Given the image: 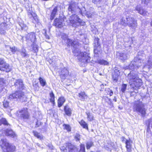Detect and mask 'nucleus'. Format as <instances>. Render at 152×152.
I'll return each mask as SVG.
<instances>
[{
  "label": "nucleus",
  "mask_w": 152,
  "mask_h": 152,
  "mask_svg": "<svg viewBox=\"0 0 152 152\" xmlns=\"http://www.w3.org/2000/svg\"><path fill=\"white\" fill-rule=\"evenodd\" d=\"M127 80L129 81L131 87L136 89L140 87L142 85V80L139 78L137 72L132 70L126 77Z\"/></svg>",
  "instance_id": "obj_1"
},
{
  "label": "nucleus",
  "mask_w": 152,
  "mask_h": 152,
  "mask_svg": "<svg viewBox=\"0 0 152 152\" xmlns=\"http://www.w3.org/2000/svg\"><path fill=\"white\" fill-rule=\"evenodd\" d=\"M144 104L142 101L137 100L135 101L133 106V110L134 112L140 113L143 117L146 114V109Z\"/></svg>",
  "instance_id": "obj_2"
},
{
  "label": "nucleus",
  "mask_w": 152,
  "mask_h": 152,
  "mask_svg": "<svg viewBox=\"0 0 152 152\" xmlns=\"http://www.w3.org/2000/svg\"><path fill=\"white\" fill-rule=\"evenodd\" d=\"M121 24L124 25H127L129 27L132 29H135L137 26L136 20L134 18L126 16L125 17L122 18Z\"/></svg>",
  "instance_id": "obj_3"
},
{
  "label": "nucleus",
  "mask_w": 152,
  "mask_h": 152,
  "mask_svg": "<svg viewBox=\"0 0 152 152\" xmlns=\"http://www.w3.org/2000/svg\"><path fill=\"white\" fill-rule=\"evenodd\" d=\"M8 98L10 100L14 99L15 100L18 99L21 102H26L27 99L24 93L21 91H17L14 93L11 94Z\"/></svg>",
  "instance_id": "obj_4"
},
{
  "label": "nucleus",
  "mask_w": 152,
  "mask_h": 152,
  "mask_svg": "<svg viewBox=\"0 0 152 152\" xmlns=\"http://www.w3.org/2000/svg\"><path fill=\"white\" fill-rule=\"evenodd\" d=\"M61 38L64 40L65 43L67 44L68 45H71L75 48H77L80 45V44L77 40L73 41L68 38L67 35L63 34H62Z\"/></svg>",
  "instance_id": "obj_5"
},
{
  "label": "nucleus",
  "mask_w": 152,
  "mask_h": 152,
  "mask_svg": "<svg viewBox=\"0 0 152 152\" xmlns=\"http://www.w3.org/2000/svg\"><path fill=\"white\" fill-rule=\"evenodd\" d=\"M143 63V60L141 58L135 57L134 61H132L129 65V68L130 69H133L140 67Z\"/></svg>",
  "instance_id": "obj_6"
},
{
  "label": "nucleus",
  "mask_w": 152,
  "mask_h": 152,
  "mask_svg": "<svg viewBox=\"0 0 152 152\" xmlns=\"http://www.w3.org/2000/svg\"><path fill=\"white\" fill-rule=\"evenodd\" d=\"M78 58L79 61L84 63H88L90 61V57L89 54L85 52L84 53H78Z\"/></svg>",
  "instance_id": "obj_7"
},
{
  "label": "nucleus",
  "mask_w": 152,
  "mask_h": 152,
  "mask_svg": "<svg viewBox=\"0 0 152 152\" xmlns=\"http://www.w3.org/2000/svg\"><path fill=\"white\" fill-rule=\"evenodd\" d=\"M69 21L70 25L73 27H76L81 24L82 20L75 14H74L71 16Z\"/></svg>",
  "instance_id": "obj_8"
},
{
  "label": "nucleus",
  "mask_w": 152,
  "mask_h": 152,
  "mask_svg": "<svg viewBox=\"0 0 152 152\" xmlns=\"http://www.w3.org/2000/svg\"><path fill=\"white\" fill-rule=\"evenodd\" d=\"M69 12L71 13L75 14L77 13H79L80 14L82 13V11L80 8L77 4H72L69 5L68 9Z\"/></svg>",
  "instance_id": "obj_9"
},
{
  "label": "nucleus",
  "mask_w": 152,
  "mask_h": 152,
  "mask_svg": "<svg viewBox=\"0 0 152 152\" xmlns=\"http://www.w3.org/2000/svg\"><path fill=\"white\" fill-rule=\"evenodd\" d=\"M65 145L66 147H62L61 150L62 152H76L77 151L76 148L74 145L70 143H66Z\"/></svg>",
  "instance_id": "obj_10"
},
{
  "label": "nucleus",
  "mask_w": 152,
  "mask_h": 152,
  "mask_svg": "<svg viewBox=\"0 0 152 152\" xmlns=\"http://www.w3.org/2000/svg\"><path fill=\"white\" fill-rule=\"evenodd\" d=\"M0 70L3 71L8 72L10 71V68L9 64L7 63L4 60L0 58Z\"/></svg>",
  "instance_id": "obj_11"
},
{
  "label": "nucleus",
  "mask_w": 152,
  "mask_h": 152,
  "mask_svg": "<svg viewBox=\"0 0 152 152\" xmlns=\"http://www.w3.org/2000/svg\"><path fill=\"white\" fill-rule=\"evenodd\" d=\"M4 133L5 135L9 136L12 138H16L17 135L15 132L10 129H6L4 130H1L0 131V134L1 133Z\"/></svg>",
  "instance_id": "obj_12"
},
{
  "label": "nucleus",
  "mask_w": 152,
  "mask_h": 152,
  "mask_svg": "<svg viewBox=\"0 0 152 152\" xmlns=\"http://www.w3.org/2000/svg\"><path fill=\"white\" fill-rule=\"evenodd\" d=\"M18 115L22 119H28L29 117V114L27 109L23 108L19 111Z\"/></svg>",
  "instance_id": "obj_13"
},
{
  "label": "nucleus",
  "mask_w": 152,
  "mask_h": 152,
  "mask_svg": "<svg viewBox=\"0 0 152 152\" xmlns=\"http://www.w3.org/2000/svg\"><path fill=\"white\" fill-rule=\"evenodd\" d=\"M13 81L14 82V86L16 89L20 90L23 89L24 86L22 80L19 79L15 80L14 79H13Z\"/></svg>",
  "instance_id": "obj_14"
},
{
  "label": "nucleus",
  "mask_w": 152,
  "mask_h": 152,
  "mask_svg": "<svg viewBox=\"0 0 152 152\" xmlns=\"http://www.w3.org/2000/svg\"><path fill=\"white\" fill-rule=\"evenodd\" d=\"M64 20L61 17L59 18H56L54 20L53 25L56 27L61 28L63 26V22Z\"/></svg>",
  "instance_id": "obj_15"
},
{
  "label": "nucleus",
  "mask_w": 152,
  "mask_h": 152,
  "mask_svg": "<svg viewBox=\"0 0 152 152\" xmlns=\"http://www.w3.org/2000/svg\"><path fill=\"white\" fill-rule=\"evenodd\" d=\"M27 39H28L31 42L34 43L36 41V33L34 32H31L28 34L26 37Z\"/></svg>",
  "instance_id": "obj_16"
},
{
  "label": "nucleus",
  "mask_w": 152,
  "mask_h": 152,
  "mask_svg": "<svg viewBox=\"0 0 152 152\" xmlns=\"http://www.w3.org/2000/svg\"><path fill=\"white\" fill-rule=\"evenodd\" d=\"M99 39L98 38L95 39V48L94 49V52L95 54H97L98 52L100 51V43L99 42Z\"/></svg>",
  "instance_id": "obj_17"
},
{
  "label": "nucleus",
  "mask_w": 152,
  "mask_h": 152,
  "mask_svg": "<svg viewBox=\"0 0 152 152\" xmlns=\"http://www.w3.org/2000/svg\"><path fill=\"white\" fill-rule=\"evenodd\" d=\"M117 55L118 57L122 61H124L127 59L129 56L128 54L125 53H118Z\"/></svg>",
  "instance_id": "obj_18"
},
{
  "label": "nucleus",
  "mask_w": 152,
  "mask_h": 152,
  "mask_svg": "<svg viewBox=\"0 0 152 152\" xmlns=\"http://www.w3.org/2000/svg\"><path fill=\"white\" fill-rule=\"evenodd\" d=\"M120 75L119 70L118 68H116L113 73V79L114 80L116 81L118 80V77Z\"/></svg>",
  "instance_id": "obj_19"
},
{
  "label": "nucleus",
  "mask_w": 152,
  "mask_h": 152,
  "mask_svg": "<svg viewBox=\"0 0 152 152\" xmlns=\"http://www.w3.org/2000/svg\"><path fill=\"white\" fill-rule=\"evenodd\" d=\"M77 96L81 101H84L85 99H87V95L84 91H81L79 93Z\"/></svg>",
  "instance_id": "obj_20"
},
{
  "label": "nucleus",
  "mask_w": 152,
  "mask_h": 152,
  "mask_svg": "<svg viewBox=\"0 0 152 152\" xmlns=\"http://www.w3.org/2000/svg\"><path fill=\"white\" fill-rule=\"evenodd\" d=\"M6 83V81L4 79L0 78V93L2 91H5L6 89L3 87V86Z\"/></svg>",
  "instance_id": "obj_21"
},
{
  "label": "nucleus",
  "mask_w": 152,
  "mask_h": 152,
  "mask_svg": "<svg viewBox=\"0 0 152 152\" xmlns=\"http://www.w3.org/2000/svg\"><path fill=\"white\" fill-rule=\"evenodd\" d=\"M6 152H13L15 151V147L14 146L8 143V145L6 147Z\"/></svg>",
  "instance_id": "obj_22"
},
{
  "label": "nucleus",
  "mask_w": 152,
  "mask_h": 152,
  "mask_svg": "<svg viewBox=\"0 0 152 152\" xmlns=\"http://www.w3.org/2000/svg\"><path fill=\"white\" fill-rule=\"evenodd\" d=\"M132 142L129 139V140H126L125 143L126 144V147L127 149V151L130 152L131 151V148L132 145L131 143Z\"/></svg>",
  "instance_id": "obj_23"
},
{
  "label": "nucleus",
  "mask_w": 152,
  "mask_h": 152,
  "mask_svg": "<svg viewBox=\"0 0 152 152\" xmlns=\"http://www.w3.org/2000/svg\"><path fill=\"white\" fill-rule=\"evenodd\" d=\"M68 74V71L66 68H64L61 70V76L63 78H65L66 75Z\"/></svg>",
  "instance_id": "obj_24"
},
{
  "label": "nucleus",
  "mask_w": 152,
  "mask_h": 152,
  "mask_svg": "<svg viewBox=\"0 0 152 152\" xmlns=\"http://www.w3.org/2000/svg\"><path fill=\"white\" fill-rule=\"evenodd\" d=\"M136 10L140 14L143 15H147L148 14V13L147 11L144 9L140 8H136Z\"/></svg>",
  "instance_id": "obj_25"
},
{
  "label": "nucleus",
  "mask_w": 152,
  "mask_h": 152,
  "mask_svg": "<svg viewBox=\"0 0 152 152\" xmlns=\"http://www.w3.org/2000/svg\"><path fill=\"white\" fill-rule=\"evenodd\" d=\"M30 50H33L34 52H37L38 51V47L36 44L35 42L33 43V44L31 46Z\"/></svg>",
  "instance_id": "obj_26"
},
{
  "label": "nucleus",
  "mask_w": 152,
  "mask_h": 152,
  "mask_svg": "<svg viewBox=\"0 0 152 152\" xmlns=\"http://www.w3.org/2000/svg\"><path fill=\"white\" fill-rule=\"evenodd\" d=\"M57 11V7H55L52 11L50 17V19L51 20H53L54 18Z\"/></svg>",
  "instance_id": "obj_27"
},
{
  "label": "nucleus",
  "mask_w": 152,
  "mask_h": 152,
  "mask_svg": "<svg viewBox=\"0 0 152 152\" xmlns=\"http://www.w3.org/2000/svg\"><path fill=\"white\" fill-rule=\"evenodd\" d=\"M64 110L66 115L68 116L71 115L72 112L71 109L67 106L64 107Z\"/></svg>",
  "instance_id": "obj_28"
},
{
  "label": "nucleus",
  "mask_w": 152,
  "mask_h": 152,
  "mask_svg": "<svg viewBox=\"0 0 152 152\" xmlns=\"http://www.w3.org/2000/svg\"><path fill=\"white\" fill-rule=\"evenodd\" d=\"M65 101L64 98L63 97H60L58 100V106L59 107H61Z\"/></svg>",
  "instance_id": "obj_29"
},
{
  "label": "nucleus",
  "mask_w": 152,
  "mask_h": 152,
  "mask_svg": "<svg viewBox=\"0 0 152 152\" xmlns=\"http://www.w3.org/2000/svg\"><path fill=\"white\" fill-rule=\"evenodd\" d=\"M33 133L34 135L37 137V138L42 140L43 139V136L40 133H38L36 131H33Z\"/></svg>",
  "instance_id": "obj_30"
},
{
  "label": "nucleus",
  "mask_w": 152,
  "mask_h": 152,
  "mask_svg": "<svg viewBox=\"0 0 152 152\" xmlns=\"http://www.w3.org/2000/svg\"><path fill=\"white\" fill-rule=\"evenodd\" d=\"M21 55L22 57H28L29 55L27 53L26 50L24 48H22L20 51Z\"/></svg>",
  "instance_id": "obj_31"
},
{
  "label": "nucleus",
  "mask_w": 152,
  "mask_h": 152,
  "mask_svg": "<svg viewBox=\"0 0 152 152\" xmlns=\"http://www.w3.org/2000/svg\"><path fill=\"white\" fill-rule=\"evenodd\" d=\"M79 123L83 128L88 130V126L87 124L83 120H81L79 122Z\"/></svg>",
  "instance_id": "obj_32"
},
{
  "label": "nucleus",
  "mask_w": 152,
  "mask_h": 152,
  "mask_svg": "<svg viewBox=\"0 0 152 152\" xmlns=\"http://www.w3.org/2000/svg\"><path fill=\"white\" fill-rule=\"evenodd\" d=\"M8 143L7 142L6 139H1L0 140V145L2 147H6L8 145Z\"/></svg>",
  "instance_id": "obj_33"
},
{
  "label": "nucleus",
  "mask_w": 152,
  "mask_h": 152,
  "mask_svg": "<svg viewBox=\"0 0 152 152\" xmlns=\"http://www.w3.org/2000/svg\"><path fill=\"white\" fill-rule=\"evenodd\" d=\"M39 81L40 83L42 86L44 87L46 85L47 83L45 79H43L41 77H39Z\"/></svg>",
  "instance_id": "obj_34"
},
{
  "label": "nucleus",
  "mask_w": 152,
  "mask_h": 152,
  "mask_svg": "<svg viewBox=\"0 0 152 152\" xmlns=\"http://www.w3.org/2000/svg\"><path fill=\"white\" fill-rule=\"evenodd\" d=\"M2 124L7 126L10 125L6 119L3 118H2L1 120H0V125H1Z\"/></svg>",
  "instance_id": "obj_35"
},
{
  "label": "nucleus",
  "mask_w": 152,
  "mask_h": 152,
  "mask_svg": "<svg viewBox=\"0 0 152 152\" xmlns=\"http://www.w3.org/2000/svg\"><path fill=\"white\" fill-rule=\"evenodd\" d=\"M32 22L34 23H38L39 20L37 18V15L36 14H33Z\"/></svg>",
  "instance_id": "obj_36"
},
{
  "label": "nucleus",
  "mask_w": 152,
  "mask_h": 152,
  "mask_svg": "<svg viewBox=\"0 0 152 152\" xmlns=\"http://www.w3.org/2000/svg\"><path fill=\"white\" fill-rule=\"evenodd\" d=\"M98 63L102 65H107L109 64V63L103 59H100L98 60Z\"/></svg>",
  "instance_id": "obj_37"
},
{
  "label": "nucleus",
  "mask_w": 152,
  "mask_h": 152,
  "mask_svg": "<svg viewBox=\"0 0 152 152\" xmlns=\"http://www.w3.org/2000/svg\"><path fill=\"white\" fill-rule=\"evenodd\" d=\"M148 124V127L147 129V131L148 132L150 129V125H151V127L152 128V118H151L148 119L147 123Z\"/></svg>",
  "instance_id": "obj_38"
},
{
  "label": "nucleus",
  "mask_w": 152,
  "mask_h": 152,
  "mask_svg": "<svg viewBox=\"0 0 152 152\" xmlns=\"http://www.w3.org/2000/svg\"><path fill=\"white\" fill-rule=\"evenodd\" d=\"M50 102H52L53 104L54 103V95L53 92H51L50 94Z\"/></svg>",
  "instance_id": "obj_39"
},
{
  "label": "nucleus",
  "mask_w": 152,
  "mask_h": 152,
  "mask_svg": "<svg viewBox=\"0 0 152 152\" xmlns=\"http://www.w3.org/2000/svg\"><path fill=\"white\" fill-rule=\"evenodd\" d=\"M87 116V118L88 120L90 121H92L93 119V116L92 114L89 112L86 113Z\"/></svg>",
  "instance_id": "obj_40"
},
{
  "label": "nucleus",
  "mask_w": 152,
  "mask_h": 152,
  "mask_svg": "<svg viewBox=\"0 0 152 152\" xmlns=\"http://www.w3.org/2000/svg\"><path fill=\"white\" fill-rule=\"evenodd\" d=\"M145 55V54L144 53V51H141L139 52L138 53L137 56L135 57L141 58V57L144 56Z\"/></svg>",
  "instance_id": "obj_41"
},
{
  "label": "nucleus",
  "mask_w": 152,
  "mask_h": 152,
  "mask_svg": "<svg viewBox=\"0 0 152 152\" xmlns=\"http://www.w3.org/2000/svg\"><path fill=\"white\" fill-rule=\"evenodd\" d=\"M93 145V142L91 141L88 142L86 143V146L87 149H90L91 147Z\"/></svg>",
  "instance_id": "obj_42"
},
{
  "label": "nucleus",
  "mask_w": 152,
  "mask_h": 152,
  "mask_svg": "<svg viewBox=\"0 0 152 152\" xmlns=\"http://www.w3.org/2000/svg\"><path fill=\"white\" fill-rule=\"evenodd\" d=\"M105 101L107 102L109 105L110 106H113V104H112L111 99L108 98L107 97H105L104 98Z\"/></svg>",
  "instance_id": "obj_43"
},
{
  "label": "nucleus",
  "mask_w": 152,
  "mask_h": 152,
  "mask_svg": "<svg viewBox=\"0 0 152 152\" xmlns=\"http://www.w3.org/2000/svg\"><path fill=\"white\" fill-rule=\"evenodd\" d=\"M63 126L64 127V129H66L69 132L71 131V127L69 125L64 124L63 125Z\"/></svg>",
  "instance_id": "obj_44"
},
{
  "label": "nucleus",
  "mask_w": 152,
  "mask_h": 152,
  "mask_svg": "<svg viewBox=\"0 0 152 152\" xmlns=\"http://www.w3.org/2000/svg\"><path fill=\"white\" fill-rule=\"evenodd\" d=\"M127 87V85L125 84H123L121 86V91L123 92H124L125 91Z\"/></svg>",
  "instance_id": "obj_45"
},
{
  "label": "nucleus",
  "mask_w": 152,
  "mask_h": 152,
  "mask_svg": "<svg viewBox=\"0 0 152 152\" xmlns=\"http://www.w3.org/2000/svg\"><path fill=\"white\" fill-rule=\"evenodd\" d=\"M3 105L4 107L7 108L9 107V103L8 101H4L3 102Z\"/></svg>",
  "instance_id": "obj_46"
},
{
  "label": "nucleus",
  "mask_w": 152,
  "mask_h": 152,
  "mask_svg": "<svg viewBox=\"0 0 152 152\" xmlns=\"http://www.w3.org/2000/svg\"><path fill=\"white\" fill-rule=\"evenodd\" d=\"M116 147L115 144L113 142H111L110 145H109L108 148L111 149V148H115Z\"/></svg>",
  "instance_id": "obj_47"
},
{
  "label": "nucleus",
  "mask_w": 152,
  "mask_h": 152,
  "mask_svg": "<svg viewBox=\"0 0 152 152\" xmlns=\"http://www.w3.org/2000/svg\"><path fill=\"white\" fill-rule=\"evenodd\" d=\"M55 58V57H53L52 58V59H50L49 58H47V60L49 62L50 64H52L53 62H54L55 60L54 59V58Z\"/></svg>",
  "instance_id": "obj_48"
},
{
  "label": "nucleus",
  "mask_w": 152,
  "mask_h": 152,
  "mask_svg": "<svg viewBox=\"0 0 152 152\" xmlns=\"http://www.w3.org/2000/svg\"><path fill=\"white\" fill-rule=\"evenodd\" d=\"M80 151L82 152H85V147L84 145H80Z\"/></svg>",
  "instance_id": "obj_49"
},
{
  "label": "nucleus",
  "mask_w": 152,
  "mask_h": 152,
  "mask_svg": "<svg viewBox=\"0 0 152 152\" xmlns=\"http://www.w3.org/2000/svg\"><path fill=\"white\" fill-rule=\"evenodd\" d=\"M75 138L76 141H79L80 138V134H76L75 136Z\"/></svg>",
  "instance_id": "obj_50"
},
{
  "label": "nucleus",
  "mask_w": 152,
  "mask_h": 152,
  "mask_svg": "<svg viewBox=\"0 0 152 152\" xmlns=\"http://www.w3.org/2000/svg\"><path fill=\"white\" fill-rule=\"evenodd\" d=\"M93 13L90 11H87L86 12V16L87 17H91L93 14Z\"/></svg>",
  "instance_id": "obj_51"
},
{
  "label": "nucleus",
  "mask_w": 152,
  "mask_h": 152,
  "mask_svg": "<svg viewBox=\"0 0 152 152\" xmlns=\"http://www.w3.org/2000/svg\"><path fill=\"white\" fill-rule=\"evenodd\" d=\"M19 25L22 29H24L26 27V26L23 23H20Z\"/></svg>",
  "instance_id": "obj_52"
},
{
  "label": "nucleus",
  "mask_w": 152,
  "mask_h": 152,
  "mask_svg": "<svg viewBox=\"0 0 152 152\" xmlns=\"http://www.w3.org/2000/svg\"><path fill=\"white\" fill-rule=\"evenodd\" d=\"M33 14H35L33 12H28V15L29 18H33Z\"/></svg>",
  "instance_id": "obj_53"
},
{
  "label": "nucleus",
  "mask_w": 152,
  "mask_h": 152,
  "mask_svg": "<svg viewBox=\"0 0 152 152\" xmlns=\"http://www.w3.org/2000/svg\"><path fill=\"white\" fill-rule=\"evenodd\" d=\"M10 49L11 51L12 52H15L16 51V49L15 47H10Z\"/></svg>",
  "instance_id": "obj_54"
},
{
  "label": "nucleus",
  "mask_w": 152,
  "mask_h": 152,
  "mask_svg": "<svg viewBox=\"0 0 152 152\" xmlns=\"http://www.w3.org/2000/svg\"><path fill=\"white\" fill-rule=\"evenodd\" d=\"M41 125V122L40 121H37L36 123L35 127H38Z\"/></svg>",
  "instance_id": "obj_55"
},
{
  "label": "nucleus",
  "mask_w": 152,
  "mask_h": 152,
  "mask_svg": "<svg viewBox=\"0 0 152 152\" xmlns=\"http://www.w3.org/2000/svg\"><path fill=\"white\" fill-rule=\"evenodd\" d=\"M107 91L109 93V94H110V96H111L113 95V92L112 90L109 88L107 90Z\"/></svg>",
  "instance_id": "obj_56"
},
{
  "label": "nucleus",
  "mask_w": 152,
  "mask_h": 152,
  "mask_svg": "<svg viewBox=\"0 0 152 152\" xmlns=\"http://www.w3.org/2000/svg\"><path fill=\"white\" fill-rule=\"evenodd\" d=\"M148 64H152L151 63L152 62V56H150L149 58V60L148 61Z\"/></svg>",
  "instance_id": "obj_57"
},
{
  "label": "nucleus",
  "mask_w": 152,
  "mask_h": 152,
  "mask_svg": "<svg viewBox=\"0 0 152 152\" xmlns=\"http://www.w3.org/2000/svg\"><path fill=\"white\" fill-rule=\"evenodd\" d=\"M101 0H92V2L95 4H97L99 3Z\"/></svg>",
  "instance_id": "obj_58"
},
{
  "label": "nucleus",
  "mask_w": 152,
  "mask_h": 152,
  "mask_svg": "<svg viewBox=\"0 0 152 152\" xmlns=\"http://www.w3.org/2000/svg\"><path fill=\"white\" fill-rule=\"evenodd\" d=\"M47 146L49 147V148L51 150H52V149H53V146L51 144H48V145H47Z\"/></svg>",
  "instance_id": "obj_59"
},
{
  "label": "nucleus",
  "mask_w": 152,
  "mask_h": 152,
  "mask_svg": "<svg viewBox=\"0 0 152 152\" xmlns=\"http://www.w3.org/2000/svg\"><path fill=\"white\" fill-rule=\"evenodd\" d=\"M18 37L19 39L20 40H23V37L20 35H18Z\"/></svg>",
  "instance_id": "obj_60"
},
{
  "label": "nucleus",
  "mask_w": 152,
  "mask_h": 152,
  "mask_svg": "<svg viewBox=\"0 0 152 152\" xmlns=\"http://www.w3.org/2000/svg\"><path fill=\"white\" fill-rule=\"evenodd\" d=\"M45 35L46 39H50L49 36L47 34L46 32H45Z\"/></svg>",
  "instance_id": "obj_61"
},
{
  "label": "nucleus",
  "mask_w": 152,
  "mask_h": 152,
  "mask_svg": "<svg viewBox=\"0 0 152 152\" xmlns=\"http://www.w3.org/2000/svg\"><path fill=\"white\" fill-rule=\"evenodd\" d=\"M113 101L116 102V99L115 97H114V98L113 99Z\"/></svg>",
  "instance_id": "obj_62"
},
{
  "label": "nucleus",
  "mask_w": 152,
  "mask_h": 152,
  "mask_svg": "<svg viewBox=\"0 0 152 152\" xmlns=\"http://www.w3.org/2000/svg\"><path fill=\"white\" fill-rule=\"evenodd\" d=\"M37 146H38V147H40V145L39 144V143H37Z\"/></svg>",
  "instance_id": "obj_63"
},
{
  "label": "nucleus",
  "mask_w": 152,
  "mask_h": 152,
  "mask_svg": "<svg viewBox=\"0 0 152 152\" xmlns=\"http://www.w3.org/2000/svg\"><path fill=\"white\" fill-rule=\"evenodd\" d=\"M151 25L152 26V19H151V22L150 23Z\"/></svg>",
  "instance_id": "obj_64"
}]
</instances>
